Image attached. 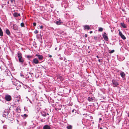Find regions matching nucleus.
I'll return each mask as SVG.
<instances>
[{"mask_svg":"<svg viewBox=\"0 0 129 129\" xmlns=\"http://www.w3.org/2000/svg\"><path fill=\"white\" fill-rule=\"evenodd\" d=\"M5 100L7 101H10L11 100V97L9 95H6L5 97Z\"/></svg>","mask_w":129,"mask_h":129,"instance_id":"f257e3e1","label":"nucleus"},{"mask_svg":"<svg viewBox=\"0 0 129 129\" xmlns=\"http://www.w3.org/2000/svg\"><path fill=\"white\" fill-rule=\"evenodd\" d=\"M112 82L113 84L115 85L114 86V87L117 86L119 85L117 82L115 80H113Z\"/></svg>","mask_w":129,"mask_h":129,"instance_id":"f03ea898","label":"nucleus"},{"mask_svg":"<svg viewBox=\"0 0 129 129\" xmlns=\"http://www.w3.org/2000/svg\"><path fill=\"white\" fill-rule=\"evenodd\" d=\"M103 36L104 39L106 41H108V37L107 36L106 34V33H105L103 35Z\"/></svg>","mask_w":129,"mask_h":129,"instance_id":"7ed1b4c3","label":"nucleus"},{"mask_svg":"<svg viewBox=\"0 0 129 129\" xmlns=\"http://www.w3.org/2000/svg\"><path fill=\"white\" fill-rule=\"evenodd\" d=\"M119 34L123 40H125L126 39V38L122 34V33L120 31H119Z\"/></svg>","mask_w":129,"mask_h":129,"instance_id":"20e7f679","label":"nucleus"},{"mask_svg":"<svg viewBox=\"0 0 129 129\" xmlns=\"http://www.w3.org/2000/svg\"><path fill=\"white\" fill-rule=\"evenodd\" d=\"M13 16L15 17H17L18 16H20V14L19 13H18L17 12H14L13 13Z\"/></svg>","mask_w":129,"mask_h":129,"instance_id":"39448f33","label":"nucleus"},{"mask_svg":"<svg viewBox=\"0 0 129 129\" xmlns=\"http://www.w3.org/2000/svg\"><path fill=\"white\" fill-rule=\"evenodd\" d=\"M36 56L38 57L39 59L40 60H42L43 59V57L42 55L37 54Z\"/></svg>","mask_w":129,"mask_h":129,"instance_id":"423d86ee","label":"nucleus"},{"mask_svg":"<svg viewBox=\"0 0 129 129\" xmlns=\"http://www.w3.org/2000/svg\"><path fill=\"white\" fill-rule=\"evenodd\" d=\"M43 129H50L51 127L48 125H45L43 127Z\"/></svg>","mask_w":129,"mask_h":129,"instance_id":"0eeeda50","label":"nucleus"},{"mask_svg":"<svg viewBox=\"0 0 129 129\" xmlns=\"http://www.w3.org/2000/svg\"><path fill=\"white\" fill-rule=\"evenodd\" d=\"M33 62L36 64L39 63V61L37 58H35L33 59Z\"/></svg>","mask_w":129,"mask_h":129,"instance_id":"6e6552de","label":"nucleus"},{"mask_svg":"<svg viewBox=\"0 0 129 129\" xmlns=\"http://www.w3.org/2000/svg\"><path fill=\"white\" fill-rule=\"evenodd\" d=\"M17 56L18 59L19 58H22V55L19 52H18Z\"/></svg>","mask_w":129,"mask_h":129,"instance_id":"1a4fd4ad","label":"nucleus"},{"mask_svg":"<svg viewBox=\"0 0 129 129\" xmlns=\"http://www.w3.org/2000/svg\"><path fill=\"white\" fill-rule=\"evenodd\" d=\"M120 74L121 75V76L122 78L125 75V74L122 71L120 73Z\"/></svg>","mask_w":129,"mask_h":129,"instance_id":"9d476101","label":"nucleus"},{"mask_svg":"<svg viewBox=\"0 0 129 129\" xmlns=\"http://www.w3.org/2000/svg\"><path fill=\"white\" fill-rule=\"evenodd\" d=\"M84 26V29H89L90 28L89 26L88 25H86Z\"/></svg>","mask_w":129,"mask_h":129,"instance_id":"9b49d317","label":"nucleus"},{"mask_svg":"<svg viewBox=\"0 0 129 129\" xmlns=\"http://www.w3.org/2000/svg\"><path fill=\"white\" fill-rule=\"evenodd\" d=\"M19 62L21 63L22 64L23 62H24V60L22 58H19Z\"/></svg>","mask_w":129,"mask_h":129,"instance_id":"f8f14e48","label":"nucleus"},{"mask_svg":"<svg viewBox=\"0 0 129 129\" xmlns=\"http://www.w3.org/2000/svg\"><path fill=\"white\" fill-rule=\"evenodd\" d=\"M6 34L8 35H9L10 34V32L9 30L8 29H6Z\"/></svg>","mask_w":129,"mask_h":129,"instance_id":"ddd939ff","label":"nucleus"},{"mask_svg":"<svg viewBox=\"0 0 129 129\" xmlns=\"http://www.w3.org/2000/svg\"><path fill=\"white\" fill-rule=\"evenodd\" d=\"M121 25L124 28H126V26L125 24L123 23H120Z\"/></svg>","mask_w":129,"mask_h":129,"instance_id":"4468645a","label":"nucleus"},{"mask_svg":"<svg viewBox=\"0 0 129 129\" xmlns=\"http://www.w3.org/2000/svg\"><path fill=\"white\" fill-rule=\"evenodd\" d=\"M8 113L7 112H5L4 113L3 115V116L4 117H6V115H8Z\"/></svg>","mask_w":129,"mask_h":129,"instance_id":"2eb2a0df","label":"nucleus"},{"mask_svg":"<svg viewBox=\"0 0 129 129\" xmlns=\"http://www.w3.org/2000/svg\"><path fill=\"white\" fill-rule=\"evenodd\" d=\"M3 35V33L2 30L0 27V36H2Z\"/></svg>","mask_w":129,"mask_h":129,"instance_id":"dca6fc26","label":"nucleus"},{"mask_svg":"<svg viewBox=\"0 0 129 129\" xmlns=\"http://www.w3.org/2000/svg\"><path fill=\"white\" fill-rule=\"evenodd\" d=\"M88 100L89 101H92L93 100V99L90 97H88Z\"/></svg>","mask_w":129,"mask_h":129,"instance_id":"f3484780","label":"nucleus"},{"mask_svg":"<svg viewBox=\"0 0 129 129\" xmlns=\"http://www.w3.org/2000/svg\"><path fill=\"white\" fill-rule=\"evenodd\" d=\"M56 23L57 25H60L61 24V22L59 21H57L56 22Z\"/></svg>","mask_w":129,"mask_h":129,"instance_id":"a211bd4d","label":"nucleus"},{"mask_svg":"<svg viewBox=\"0 0 129 129\" xmlns=\"http://www.w3.org/2000/svg\"><path fill=\"white\" fill-rule=\"evenodd\" d=\"M16 111H17L19 112L20 111V109H19L18 107H17V108L16 109Z\"/></svg>","mask_w":129,"mask_h":129,"instance_id":"6ab92c4d","label":"nucleus"},{"mask_svg":"<svg viewBox=\"0 0 129 129\" xmlns=\"http://www.w3.org/2000/svg\"><path fill=\"white\" fill-rule=\"evenodd\" d=\"M103 30V29L102 28L100 27L99 28V31H102Z\"/></svg>","mask_w":129,"mask_h":129,"instance_id":"aec40b11","label":"nucleus"},{"mask_svg":"<svg viewBox=\"0 0 129 129\" xmlns=\"http://www.w3.org/2000/svg\"><path fill=\"white\" fill-rule=\"evenodd\" d=\"M114 51H115L114 50H111L110 51H109V52L110 53H113Z\"/></svg>","mask_w":129,"mask_h":129,"instance_id":"412c9836","label":"nucleus"},{"mask_svg":"<svg viewBox=\"0 0 129 129\" xmlns=\"http://www.w3.org/2000/svg\"><path fill=\"white\" fill-rule=\"evenodd\" d=\"M68 129H71L72 128V126H69L67 127Z\"/></svg>","mask_w":129,"mask_h":129,"instance_id":"4be33fe9","label":"nucleus"},{"mask_svg":"<svg viewBox=\"0 0 129 129\" xmlns=\"http://www.w3.org/2000/svg\"><path fill=\"white\" fill-rule=\"evenodd\" d=\"M20 25L21 27H24V23L23 22L21 23L20 24Z\"/></svg>","mask_w":129,"mask_h":129,"instance_id":"5701e85b","label":"nucleus"},{"mask_svg":"<svg viewBox=\"0 0 129 129\" xmlns=\"http://www.w3.org/2000/svg\"><path fill=\"white\" fill-rule=\"evenodd\" d=\"M7 126L6 125H4L3 127V129H6Z\"/></svg>","mask_w":129,"mask_h":129,"instance_id":"b1692460","label":"nucleus"},{"mask_svg":"<svg viewBox=\"0 0 129 129\" xmlns=\"http://www.w3.org/2000/svg\"><path fill=\"white\" fill-rule=\"evenodd\" d=\"M42 115L44 117H45L46 116V114L45 113H44V114H42Z\"/></svg>","mask_w":129,"mask_h":129,"instance_id":"393cba45","label":"nucleus"},{"mask_svg":"<svg viewBox=\"0 0 129 129\" xmlns=\"http://www.w3.org/2000/svg\"><path fill=\"white\" fill-rule=\"evenodd\" d=\"M58 78H59V79H60V80H61V79L62 78V77L60 76H58L57 77V79H58Z\"/></svg>","mask_w":129,"mask_h":129,"instance_id":"a878e982","label":"nucleus"},{"mask_svg":"<svg viewBox=\"0 0 129 129\" xmlns=\"http://www.w3.org/2000/svg\"><path fill=\"white\" fill-rule=\"evenodd\" d=\"M27 57L28 58H31V56L30 55H27Z\"/></svg>","mask_w":129,"mask_h":129,"instance_id":"bb28decb","label":"nucleus"},{"mask_svg":"<svg viewBox=\"0 0 129 129\" xmlns=\"http://www.w3.org/2000/svg\"><path fill=\"white\" fill-rule=\"evenodd\" d=\"M34 33L35 34H37L38 33V31H37V30H35V31H34Z\"/></svg>","mask_w":129,"mask_h":129,"instance_id":"cd10ccee","label":"nucleus"},{"mask_svg":"<svg viewBox=\"0 0 129 129\" xmlns=\"http://www.w3.org/2000/svg\"><path fill=\"white\" fill-rule=\"evenodd\" d=\"M33 24L34 26H35L36 25V23L34 22L33 23Z\"/></svg>","mask_w":129,"mask_h":129,"instance_id":"c85d7f7f","label":"nucleus"},{"mask_svg":"<svg viewBox=\"0 0 129 129\" xmlns=\"http://www.w3.org/2000/svg\"><path fill=\"white\" fill-rule=\"evenodd\" d=\"M43 27V26L42 25H41L40 26V28H41V29H42Z\"/></svg>","mask_w":129,"mask_h":129,"instance_id":"c756f323","label":"nucleus"},{"mask_svg":"<svg viewBox=\"0 0 129 129\" xmlns=\"http://www.w3.org/2000/svg\"><path fill=\"white\" fill-rule=\"evenodd\" d=\"M24 115L25 116V117H27V115L26 114H24Z\"/></svg>","mask_w":129,"mask_h":129,"instance_id":"7c9ffc66","label":"nucleus"},{"mask_svg":"<svg viewBox=\"0 0 129 129\" xmlns=\"http://www.w3.org/2000/svg\"><path fill=\"white\" fill-rule=\"evenodd\" d=\"M102 120V119L101 118H100L99 119V121H101Z\"/></svg>","mask_w":129,"mask_h":129,"instance_id":"2f4dec72","label":"nucleus"},{"mask_svg":"<svg viewBox=\"0 0 129 129\" xmlns=\"http://www.w3.org/2000/svg\"><path fill=\"white\" fill-rule=\"evenodd\" d=\"M52 55H49V57H50V58H51V57H52Z\"/></svg>","mask_w":129,"mask_h":129,"instance_id":"473e14b6","label":"nucleus"},{"mask_svg":"<svg viewBox=\"0 0 129 129\" xmlns=\"http://www.w3.org/2000/svg\"><path fill=\"white\" fill-rule=\"evenodd\" d=\"M92 33V31H90V34H91V33Z\"/></svg>","mask_w":129,"mask_h":129,"instance_id":"72a5a7b5","label":"nucleus"},{"mask_svg":"<svg viewBox=\"0 0 129 129\" xmlns=\"http://www.w3.org/2000/svg\"><path fill=\"white\" fill-rule=\"evenodd\" d=\"M98 61H99L100 62H101V61H100V59H99Z\"/></svg>","mask_w":129,"mask_h":129,"instance_id":"f704fd0d","label":"nucleus"},{"mask_svg":"<svg viewBox=\"0 0 129 129\" xmlns=\"http://www.w3.org/2000/svg\"><path fill=\"white\" fill-rule=\"evenodd\" d=\"M74 110H73L72 111V113H73V112H74Z\"/></svg>","mask_w":129,"mask_h":129,"instance_id":"c9c22d12","label":"nucleus"},{"mask_svg":"<svg viewBox=\"0 0 129 129\" xmlns=\"http://www.w3.org/2000/svg\"><path fill=\"white\" fill-rule=\"evenodd\" d=\"M87 37L86 34L85 35V37Z\"/></svg>","mask_w":129,"mask_h":129,"instance_id":"e433bc0d","label":"nucleus"},{"mask_svg":"<svg viewBox=\"0 0 129 129\" xmlns=\"http://www.w3.org/2000/svg\"><path fill=\"white\" fill-rule=\"evenodd\" d=\"M57 49V48H56L55 49V50H56Z\"/></svg>","mask_w":129,"mask_h":129,"instance_id":"4c0bfd02","label":"nucleus"},{"mask_svg":"<svg viewBox=\"0 0 129 129\" xmlns=\"http://www.w3.org/2000/svg\"><path fill=\"white\" fill-rule=\"evenodd\" d=\"M17 101H18V102H19V100H18Z\"/></svg>","mask_w":129,"mask_h":129,"instance_id":"58836bf2","label":"nucleus"},{"mask_svg":"<svg viewBox=\"0 0 129 129\" xmlns=\"http://www.w3.org/2000/svg\"><path fill=\"white\" fill-rule=\"evenodd\" d=\"M96 56L98 58L99 57L98 56Z\"/></svg>","mask_w":129,"mask_h":129,"instance_id":"ea45409f","label":"nucleus"},{"mask_svg":"<svg viewBox=\"0 0 129 129\" xmlns=\"http://www.w3.org/2000/svg\"><path fill=\"white\" fill-rule=\"evenodd\" d=\"M47 114L48 115H49V114H48V113H47Z\"/></svg>","mask_w":129,"mask_h":129,"instance_id":"a19ab883","label":"nucleus"},{"mask_svg":"<svg viewBox=\"0 0 129 129\" xmlns=\"http://www.w3.org/2000/svg\"><path fill=\"white\" fill-rule=\"evenodd\" d=\"M128 116L129 117V115H128Z\"/></svg>","mask_w":129,"mask_h":129,"instance_id":"79ce46f5","label":"nucleus"},{"mask_svg":"<svg viewBox=\"0 0 129 129\" xmlns=\"http://www.w3.org/2000/svg\"><path fill=\"white\" fill-rule=\"evenodd\" d=\"M128 21H129V20H128Z\"/></svg>","mask_w":129,"mask_h":129,"instance_id":"37998d69","label":"nucleus"}]
</instances>
